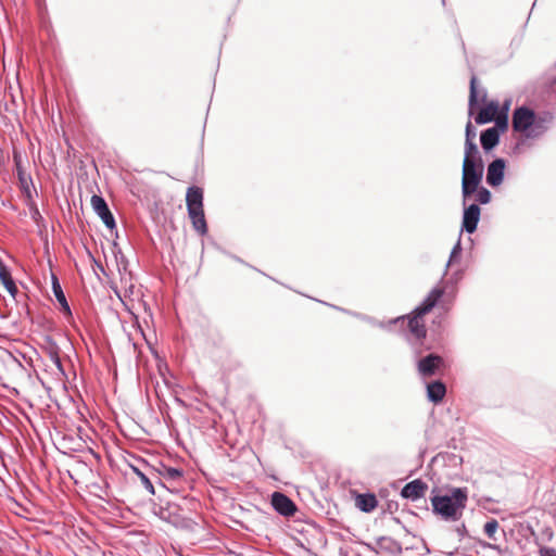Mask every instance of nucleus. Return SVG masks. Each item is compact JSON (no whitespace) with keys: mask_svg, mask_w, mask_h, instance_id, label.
<instances>
[{"mask_svg":"<svg viewBox=\"0 0 556 556\" xmlns=\"http://www.w3.org/2000/svg\"><path fill=\"white\" fill-rule=\"evenodd\" d=\"M444 293L443 288H433L427 298L407 317L402 316L392 320V324L407 329L408 333L416 340L426 337L427 330L422 317L429 313Z\"/></svg>","mask_w":556,"mask_h":556,"instance_id":"f257e3e1","label":"nucleus"},{"mask_svg":"<svg viewBox=\"0 0 556 556\" xmlns=\"http://www.w3.org/2000/svg\"><path fill=\"white\" fill-rule=\"evenodd\" d=\"M468 492L466 488H453L450 494L431 498L433 513L446 521H457L466 508Z\"/></svg>","mask_w":556,"mask_h":556,"instance_id":"f03ea898","label":"nucleus"},{"mask_svg":"<svg viewBox=\"0 0 556 556\" xmlns=\"http://www.w3.org/2000/svg\"><path fill=\"white\" fill-rule=\"evenodd\" d=\"M484 164L482 157L464 159L463 161V177H462V194L464 204L469 199L483 178Z\"/></svg>","mask_w":556,"mask_h":556,"instance_id":"7ed1b4c3","label":"nucleus"},{"mask_svg":"<svg viewBox=\"0 0 556 556\" xmlns=\"http://www.w3.org/2000/svg\"><path fill=\"white\" fill-rule=\"evenodd\" d=\"M534 115L535 113L527 106L516 109L511 122L514 130L526 135L534 122Z\"/></svg>","mask_w":556,"mask_h":556,"instance_id":"20e7f679","label":"nucleus"},{"mask_svg":"<svg viewBox=\"0 0 556 556\" xmlns=\"http://www.w3.org/2000/svg\"><path fill=\"white\" fill-rule=\"evenodd\" d=\"M270 504L273 508L283 517H291L296 511L294 502L281 492H274L271 494Z\"/></svg>","mask_w":556,"mask_h":556,"instance_id":"39448f33","label":"nucleus"},{"mask_svg":"<svg viewBox=\"0 0 556 556\" xmlns=\"http://www.w3.org/2000/svg\"><path fill=\"white\" fill-rule=\"evenodd\" d=\"M91 205L93 211L98 214V216L102 219L109 229L112 230L116 227L115 218L102 197L93 194L91 197Z\"/></svg>","mask_w":556,"mask_h":556,"instance_id":"423d86ee","label":"nucleus"},{"mask_svg":"<svg viewBox=\"0 0 556 556\" xmlns=\"http://www.w3.org/2000/svg\"><path fill=\"white\" fill-rule=\"evenodd\" d=\"M464 214H463V223H462V231H466L467 233H473L477 229L478 223L480 220L481 210L478 204L472 203L469 206L464 204Z\"/></svg>","mask_w":556,"mask_h":556,"instance_id":"0eeeda50","label":"nucleus"},{"mask_svg":"<svg viewBox=\"0 0 556 556\" xmlns=\"http://www.w3.org/2000/svg\"><path fill=\"white\" fill-rule=\"evenodd\" d=\"M506 162L504 159L493 160L486 168V184L491 187H497L503 182Z\"/></svg>","mask_w":556,"mask_h":556,"instance_id":"6e6552de","label":"nucleus"},{"mask_svg":"<svg viewBox=\"0 0 556 556\" xmlns=\"http://www.w3.org/2000/svg\"><path fill=\"white\" fill-rule=\"evenodd\" d=\"M443 358L437 354H429L418 362V371L424 377H431L443 365Z\"/></svg>","mask_w":556,"mask_h":556,"instance_id":"1a4fd4ad","label":"nucleus"},{"mask_svg":"<svg viewBox=\"0 0 556 556\" xmlns=\"http://www.w3.org/2000/svg\"><path fill=\"white\" fill-rule=\"evenodd\" d=\"M427 489V483H425L420 479H416L404 485V488L401 491V495L404 498L416 501L425 496Z\"/></svg>","mask_w":556,"mask_h":556,"instance_id":"9d476101","label":"nucleus"},{"mask_svg":"<svg viewBox=\"0 0 556 556\" xmlns=\"http://www.w3.org/2000/svg\"><path fill=\"white\" fill-rule=\"evenodd\" d=\"M159 516L175 527H184L186 523L185 518L179 514V507L170 503L166 507H160Z\"/></svg>","mask_w":556,"mask_h":556,"instance_id":"9b49d317","label":"nucleus"},{"mask_svg":"<svg viewBox=\"0 0 556 556\" xmlns=\"http://www.w3.org/2000/svg\"><path fill=\"white\" fill-rule=\"evenodd\" d=\"M486 99V90L484 88L477 87V77L475 75L471 76L470 79V92H469V103H468V113L471 116L473 114L475 108L478 105V102H484Z\"/></svg>","mask_w":556,"mask_h":556,"instance_id":"f8f14e48","label":"nucleus"},{"mask_svg":"<svg viewBox=\"0 0 556 556\" xmlns=\"http://www.w3.org/2000/svg\"><path fill=\"white\" fill-rule=\"evenodd\" d=\"M480 142L485 152L494 149L500 142V131L497 126L483 130L480 135Z\"/></svg>","mask_w":556,"mask_h":556,"instance_id":"ddd939ff","label":"nucleus"},{"mask_svg":"<svg viewBox=\"0 0 556 556\" xmlns=\"http://www.w3.org/2000/svg\"><path fill=\"white\" fill-rule=\"evenodd\" d=\"M187 210H203V191L199 187H189L186 194Z\"/></svg>","mask_w":556,"mask_h":556,"instance_id":"4468645a","label":"nucleus"},{"mask_svg":"<svg viewBox=\"0 0 556 556\" xmlns=\"http://www.w3.org/2000/svg\"><path fill=\"white\" fill-rule=\"evenodd\" d=\"M52 291L54 293L56 301L61 305V309L64 313V315L67 317H72V311H71L70 304L65 298V294L62 290L59 279L54 275L52 276Z\"/></svg>","mask_w":556,"mask_h":556,"instance_id":"2eb2a0df","label":"nucleus"},{"mask_svg":"<svg viewBox=\"0 0 556 556\" xmlns=\"http://www.w3.org/2000/svg\"><path fill=\"white\" fill-rule=\"evenodd\" d=\"M498 111V103L495 101L489 102L484 108L480 110L475 121L477 124L482 125L493 121L494 116Z\"/></svg>","mask_w":556,"mask_h":556,"instance_id":"dca6fc26","label":"nucleus"},{"mask_svg":"<svg viewBox=\"0 0 556 556\" xmlns=\"http://www.w3.org/2000/svg\"><path fill=\"white\" fill-rule=\"evenodd\" d=\"M161 476L165 480L166 483L173 484L175 482H179L184 479V471L178 468L164 466L161 470ZM162 486H165L168 490H172V485H166L161 482Z\"/></svg>","mask_w":556,"mask_h":556,"instance_id":"f3484780","label":"nucleus"},{"mask_svg":"<svg viewBox=\"0 0 556 556\" xmlns=\"http://www.w3.org/2000/svg\"><path fill=\"white\" fill-rule=\"evenodd\" d=\"M446 393V387L441 381H433L427 386V396L429 401L439 403L443 400Z\"/></svg>","mask_w":556,"mask_h":556,"instance_id":"a211bd4d","label":"nucleus"},{"mask_svg":"<svg viewBox=\"0 0 556 556\" xmlns=\"http://www.w3.org/2000/svg\"><path fill=\"white\" fill-rule=\"evenodd\" d=\"M378 505V500L372 493L358 494L356 496V506L364 513L372 511Z\"/></svg>","mask_w":556,"mask_h":556,"instance_id":"6ab92c4d","label":"nucleus"},{"mask_svg":"<svg viewBox=\"0 0 556 556\" xmlns=\"http://www.w3.org/2000/svg\"><path fill=\"white\" fill-rule=\"evenodd\" d=\"M194 230L201 236L207 232V225L204 216V210H197L188 212Z\"/></svg>","mask_w":556,"mask_h":556,"instance_id":"aec40b11","label":"nucleus"},{"mask_svg":"<svg viewBox=\"0 0 556 556\" xmlns=\"http://www.w3.org/2000/svg\"><path fill=\"white\" fill-rule=\"evenodd\" d=\"M0 280L3 283L7 291L12 295L15 296L17 293V287L12 279L11 273L9 268L5 266V264L0 258Z\"/></svg>","mask_w":556,"mask_h":556,"instance_id":"412c9836","label":"nucleus"},{"mask_svg":"<svg viewBox=\"0 0 556 556\" xmlns=\"http://www.w3.org/2000/svg\"><path fill=\"white\" fill-rule=\"evenodd\" d=\"M547 130L546 119L534 115V122L531 128L528 129L527 138H538Z\"/></svg>","mask_w":556,"mask_h":556,"instance_id":"4be33fe9","label":"nucleus"},{"mask_svg":"<svg viewBox=\"0 0 556 556\" xmlns=\"http://www.w3.org/2000/svg\"><path fill=\"white\" fill-rule=\"evenodd\" d=\"M17 176L22 190L30 197V186H33V180L30 176H27L24 170L17 165Z\"/></svg>","mask_w":556,"mask_h":556,"instance_id":"5701e85b","label":"nucleus"},{"mask_svg":"<svg viewBox=\"0 0 556 556\" xmlns=\"http://www.w3.org/2000/svg\"><path fill=\"white\" fill-rule=\"evenodd\" d=\"M498 527H500V525L496 519H490L489 521L485 522V525L483 527V532L490 540L495 541L496 540L495 533L497 532Z\"/></svg>","mask_w":556,"mask_h":556,"instance_id":"b1692460","label":"nucleus"},{"mask_svg":"<svg viewBox=\"0 0 556 556\" xmlns=\"http://www.w3.org/2000/svg\"><path fill=\"white\" fill-rule=\"evenodd\" d=\"M481 157L480 151L476 141L465 142L464 159H476Z\"/></svg>","mask_w":556,"mask_h":556,"instance_id":"393cba45","label":"nucleus"},{"mask_svg":"<svg viewBox=\"0 0 556 556\" xmlns=\"http://www.w3.org/2000/svg\"><path fill=\"white\" fill-rule=\"evenodd\" d=\"M475 193H476V200L480 204H488L491 201V198H492L491 192L484 187L478 186Z\"/></svg>","mask_w":556,"mask_h":556,"instance_id":"a878e982","label":"nucleus"},{"mask_svg":"<svg viewBox=\"0 0 556 556\" xmlns=\"http://www.w3.org/2000/svg\"><path fill=\"white\" fill-rule=\"evenodd\" d=\"M460 238H462V232L459 233L458 240H457V242L455 243V245L453 247V249L451 251L450 258H448V262H447V266H450L451 264L457 262L460 258L462 250H463L462 249V244H460Z\"/></svg>","mask_w":556,"mask_h":556,"instance_id":"bb28decb","label":"nucleus"},{"mask_svg":"<svg viewBox=\"0 0 556 556\" xmlns=\"http://www.w3.org/2000/svg\"><path fill=\"white\" fill-rule=\"evenodd\" d=\"M134 471L136 472V475L140 479L142 485L148 490V492L150 494H154L155 493L154 485L151 482V480L142 471H140L139 469L134 468Z\"/></svg>","mask_w":556,"mask_h":556,"instance_id":"cd10ccee","label":"nucleus"},{"mask_svg":"<svg viewBox=\"0 0 556 556\" xmlns=\"http://www.w3.org/2000/svg\"><path fill=\"white\" fill-rule=\"evenodd\" d=\"M477 137V129L472 125L470 121L467 122L466 128H465V142H471L475 141Z\"/></svg>","mask_w":556,"mask_h":556,"instance_id":"c85d7f7f","label":"nucleus"},{"mask_svg":"<svg viewBox=\"0 0 556 556\" xmlns=\"http://www.w3.org/2000/svg\"><path fill=\"white\" fill-rule=\"evenodd\" d=\"M541 556H556V552L554 549H544L541 552Z\"/></svg>","mask_w":556,"mask_h":556,"instance_id":"c756f323","label":"nucleus"},{"mask_svg":"<svg viewBox=\"0 0 556 556\" xmlns=\"http://www.w3.org/2000/svg\"><path fill=\"white\" fill-rule=\"evenodd\" d=\"M31 217H33V219H37V217H40V213H39L38 208H35L31 212Z\"/></svg>","mask_w":556,"mask_h":556,"instance_id":"7c9ffc66","label":"nucleus"},{"mask_svg":"<svg viewBox=\"0 0 556 556\" xmlns=\"http://www.w3.org/2000/svg\"><path fill=\"white\" fill-rule=\"evenodd\" d=\"M506 126H507V122H506V121H504V123H503V127H506Z\"/></svg>","mask_w":556,"mask_h":556,"instance_id":"2f4dec72","label":"nucleus"}]
</instances>
